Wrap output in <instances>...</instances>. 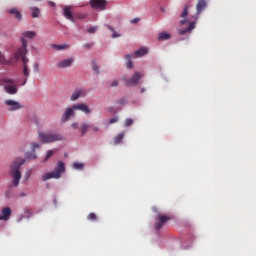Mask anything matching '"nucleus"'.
I'll return each instance as SVG.
<instances>
[{"label": "nucleus", "instance_id": "nucleus-35", "mask_svg": "<svg viewBox=\"0 0 256 256\" xmlns=\"http://www.w3.org/2000/svg\"><path fill=\"white\" fill-rule=\"evenodd\" d=\"M73 167H74L75 169L81 170V169L84 168V165H83L82 163H79V162H74V163H73Z\"/></svg>", "mask_w": 256, "mask_h": 256}, {"label": "nucleus", "instance_id": "nucleus-4", "mask_svg": "<svg viewBox=\"0 0 256 256\" xmlns=\"http://www.w3.org/2000/svg\"><path fill=\"white\" fill-rule=\"evenodd\" d=\"M0 82L3 83L4 91L10 95H14L18 93V87L14 80L10 78H1Z\"/></svg>", "mask_w": 256, "mask_h": 256}, {"label": "nucleus", "instance_id": "nucleus-42", "mask_svg": "<svg viewBox=\"0 0 256 256\" xmlns=\"http://www.w3.org/2000/svg\"><path fill=\"white\" fill-rule=\"evenodd\" d=\"M99 130H100V128L97 127V126L92 127V131H93V132H98Z\"/></svg>", "mask_w": 256, "mask_h": 256}, {"label": "nucleus", "instance_id": "nucleus-20", "mask_svg": "<svg viewBox=\"0 0 256 256\" xmlns=\"http://www.w3.org/2000/svg\"><path fill=\"white\" fill-rule=\"evenodd\" d=\"M195 28H196V22H191L186 29L179 30V34L185 35L187 32H190Z\"/></svg>", "mask_w": 256, "mask_h": 256}, {"label": "nucleus", "instance_id": "nucleus-24", "mask_svg": "<svg viewBox=\"0 0 256 256\" xmlns=\"http://www.w3.org/2000/svg\"><path fill=\"white\" fill-rule=\"evenodd\" d=\"M40 16V9L36 7L31 8V17L38 18Z\"/></svg>", "mask_w": 256, "mask_h": 256}, {"label": "nucleus", "instance_id": "nucleus-21", "mask_svg": "<svg viewBox=\"0 0 256 256\" xmlns=\"http://www.w3.org/2000/svg\"><path fill=\"white\" fill-rule=\"evenodd\" d=\"M36 36V32L34 31H25L22 33V37L20 38V41L22 42V39L29 38L32 39Z\"/></svg>", "mask_w": 256, "mask_h": 256}, {"label": "nucleus", "instance_id": "nucleus-6", "mask_svg": "<svg viewBox=\"0 0 256 256\" xmlns=\"http://www.w3.org/2000/svg\"><path fill=\"white\" fill-rule=\"evenodd\" d=\"M167 221H171V217L164 215L162 213L157 214L156 222H155V229L156 231H159V229H162Z\"/></svg>", "mask_w": 256, "mask_h": 256}, {"label": "nucleus", "instance_id": "nucleus-36", "mask_svg": "<svg viewBox=\"0 0 256 256\" xmlns=\"http://www.w3.org/2000/svg\"><path fill=\"white\" fill-rule=\"evenodd\" d=\"M97 30H98V27L97 26H93V27L88 28L87 32L89 34H94V33L97 32Z\"/></svg>", "mask_w": 256, "mask_h": 256}, {"label": "nucleus", "instance_id": "nucleus-11", "mask_svg": "<svg viewBox=\"0 0 256 256\" xmlns=\"http://www.w3.org/2000/svg\"><path fill=\"white\" fill-rule=\"evenodd\" d=\"M75 115V109H74V106L72 105V107H69V108H66L62 117H61V120L63 122H66L70 119V117L74 116Z\"/></svg>", "mask_w": 256, "mask_h": 256}, {"label": "nucleus", "instance_id": "nucleus-44", "mask_svg": "<svg viewBox=\"0 0 256 256\" xmlns=\"http://www.w3.org/2000/svg\"><path fill=\"white\" fill-rule=\"evenodd\" d=\"M34 70H35L36 72L39 71V65H38V64H35V65H34Z\"/></svg>", "mask_w": 256, "mask_h": 256}, {"label": "nucleus", "instance_id": "nucleus-28", "mask_svg": "<svg viewBox=\"0 0 256 256\" xmlns=\"http://www.w3.org/2000/svg\"><path fill=\"white\" fill-rule=\"evenodd\" d=\"M54 155V151L53 150H48L46 152V155L43 159V162H46L47 160H49L52 156Z\"/></svg>", "mask_w": 256, "mask_h": 256}, {"label": "nucleus", "instance_id": "nucleus-41", "mask_svg": "<svg viewBox=\"0 0 256 256\" xmlns=\"http://www.w3.org/2000/svg\"><path fill=\"white\" fill-rule=\"evenodd\" d=\"M71 127L74 128V129H77L79 127V124L78 123H73V124H71Z\"/></svg>", "mask_w": 256, "mask_h": 256}, {"label": "nucleus", "instance_id": "nucleus-5", "mask_svg": "<svg viewBox=\"0 0 256 256\" xmlns=\"http://www.w3.org/2000/svg\"><path fill=\"white\" fill-rule=\"evenodd\" d=\"M39 138L43 143H51L63 140V136L58 133H43L39 132Z\"/></svg>", "mask_w": 256, "mask_h": 256}, {"label": "nucleus", "instance_id": "nucleus-49", "mask_svg": "<svg viewBox=\"0 0 256 256\" xmlns=\"http://www.w3.org/2000/svg\"><path fill=\"white\" fill-rule=\"evenodd\" d=\"M2 58V55H1V53H0V59Z\"/></svg>", "mask_w": 256, "mask_h": 256}, {"label": "nucleus", "instance_id": "nucleus-32", "mask_svg": "<svg viewBox=\"0 0 256 256\" xmlns=\"http://www.w3.org/2000/svg\"><path fill=\"white\" fill-rule=\"evenodd\" d=\"M91 66H92V70L96 73V74H99V67L97 66V64L92 61L91 62Z\"/></svg>", "mask_w": 256, "mask_h": 256}, {"label": "nucleus", "instance_id": "nucleus-12", "mask_svg": "<svg viewBox=\"0 0 256 256\" xmlns=\"http://www.w3.org/2000/svg\"><path fill=\"white\" fill-rule=\"evenodd\" d=\"M1 214L0 221H9L10 216L12 215V210L9 207H3L1 209Z\"/></svg>", "mask_w": 256, "mask_h": 256}, {"label": "nucleus", "instance_id": "nucleus-29", "mask_svg": "<svg viewBox=\"0 0 256 256\" xmlns=\"http://www.w3.org/2000/svg\"><path fill=\"white\" fill-rule=\"evenodd\" d=\"M106 27H107L111 32H113V34L111 35L112 38L121 37V35H119L118 33L115 32V30H114L113 27H111L110 25H106Z\"/></svg>", "mask_w": 256, "mask_h": 256}, {"label": "nucleus", "instance_id": "nucleus-18", "mask_svg": "<svg viewBox=\"0 0 256 256\" xmlns=\"http://www.w3.org/2000/svg\"><path fill=\"white\" fill-rule=\"evenodd\" d=\"M7 13H9L10 15H13L18 21L22 20V14L20 11H18L17 8H11L7 10Z\"/></svg>", "mask_w": 256, "mask_h": 256}, {"label": "nucleus", "instance_id": "nucleus-33", "mask_svg": "<svg viewBox=\"0 0 256 256\" xmlns=\"http://www.w3.org/2000/svg\"><path fill=\"white\" fill-rule=\"evenodd\" d=\"M133 123H134V120L131 119V118H128V119L125 120L124 126L125 127H130L131 125H133Z\"/></svg>", "mask_w": 256, "mask_h": 256}, {"label": "nucleus", "instance_id": "nucleus-47", "mask_svg": "<svg viewBox=\"0 0 256 256\" xmlns=\"http://www.w3.org/2000/svg\"><path fill=\"white\" fill-rule=\"evenodd\" d=\"M26 195H27V194L24 193V192H22V193L19 194L20 197H24V196H26Z\"/></svg>", "mask_w": 256, "mask_h": 256}, {"label": "nucleus", "instance_id": "nucleus-17", "mask_svg": "<svg viewBox=\"0 0 256 256\" xmlns=\"http://www.w3.org/2000/svg\"><path fill=\"white\" fill-rule=\"evenodd\" d=\"M74 62L73 58H68L66 60H63L57 64L58 68H68L70 67Z\"/></svg>", "mask_w": 256, "mask_h": 256}, {"label": "nucleus", "instance_id": "nucleus-45", "mask_svg": "<svg viewBox=\"0 0 256 256\" xmlns=\"http://www.w3.org/2000/svg\"><path fill=\"white\" fill-rule=\"evenodd\" d=\"M187 23V20H182V21H180V25L181 26H183L184 24H186Z\"/></svg>", "mask_w": 256, "mask_h": 256}, {"label": "nucleus", "instance_id": "nucleus-37", "mask_svg": "<svg viewBox=\"0 0 256 256\" xmlns=\"http://www.w3.org/2000/svg\"><path fill=\"white\" fill-rule=\"evenodd\" d=\"M119 120V118L117 116L111 118L108 122V124H114V123H117Z\"/></svg>", "mask_w": 256, "mask_h": 256}, {"label": "nucleus", "instance_id": "nucleus-39", "mask_svg": "<svg viewBox=\"0 0 256 256\" xmlns=\"http://www.w3.org/2000/svg\"><path fill=\"white\" fill-rule=\"evenodd\" d=\"M126 103H127L126 98H122V99L118 100V104H120V105H125Z\"/></svg>", "mask_w": 256, "mask_h": 256}, {"label": "nucleus", "instance_id": "nucleus-31", "mask_svg": "<svg viewBox=\"0 0 256 256\" xmlns=\"http://www.w3.org/2000/svg\"><path fill=\"white\" fill-rule=\"evenodd\" d=\"M188 14H189V6H185L182 13L180 14V17L185 18L188 16Z\"/></svg>", "mask_w": 256, "mask_h": 256}, {"label": "nucleus", "instance_id": "nucleus-38", "mask_svg": "<svg viewBox=\"0 0 256 256\" xmlns=\"http://www.w3.org/2000/svg\"><path fill=\"white\" fill-rule=\"evenodd\" d=\"M93 46H94V44H92V43H85V44L83 45V48H84V49H91Z\"/></svg>", "mask_w": 256, "mask_h": 256}, {"label": "nucleus", "instance_id": "nucleus-23", "mask_svg": "<svg viewBox=\"0 0 256 256\" xmlns=\"http://www.w3.org/2000/svg\"><path fill=\"white\" fill-rule=\"evenodd\" d=\"M53 49L57 50V51H61V50H66L70 48V45L68 44H62V45H52L51 46Z\"/></svg>", "mask_w": 256, "mask_h": 256}, {"label": "nucleus", "instance_id": "nucleus-50", "mask_svg": "<svg viewBox=\"0 0 256 256\" xmlns=\"http://www.w3.org/2000/svg\"><path fill=\"white\" fill-rule=\"evenodd\" d=\"M0 85H3V83L0 81Z\"/></svg>", "mask_w": 256, "mask_h": 256}, {"label": "nucleus", "instance_id": "nucleus-15", "mask_svg": "<svg viewBox=\"0 0 256 256\" xmlns=\"http://www.w3.org/2000/svg\"><path fill=\"white\" fill-rule=\"evenodd\" d=\"M207 8V1L206 0H198V3L196 5V11L197 15H200L203 10Z\"/></svg>", "mask_w": 256, "mask_h": 256}, {"label": "nucleus", "instance_id": "nucleus-30", "mask_svg": "<svg viewBox=\"0 0 256 256\" xmlns=\"http://www.w3.org/2000/svg\"><path fill=\"white\" fill-rule=\"evenodd\" d=\"M97 219H98L97 215L95 213H93V212L89 213L87 215V220L88 221H97Z\"/></svg>", "mask_w": 256, "mask_h": 256}, {"label": "nucleus", "instance_id": "nucleus-51", "mask_svg": "<svg viewBox=\"0 0 256 256\" xmlns=\"http://www.w3.org/2000/svg\"><path fill=\"white\" fill-rule=\"evenodd\" d=\"M27 82V80L24 81V84Z\"/></svg>", "mask_w": 256, "mask_h": 256}, {"label": "nucleus", "instance_id": "nucleus-13", "mask_svg": "<svg viewBox=\"0 0 256 256\" xmlns=\"http://www.w3.org/2000/svg\"><path fill=\"white\" fill-rule=\"evenodd\" d=\"M37 148H40V145L38 143H32L31 144V150L32 152H27L25 154V159L30 160V159H36L37 155L35 154V150Z\"/></svg>", "mask_w": 256, "mask_h": 256}, {"label": "nucleus", "instance_id": "nucleus-27", "mask_svg": "<svg viewBox=\"0 0 256 256\" xmlns=\"http://www.w3.org/2000/svg\"><path fill=\"white\" fill-rule=\"evenodd\" d=\"M170 38H171V35L166 32L159 33L158 35V40H168Z\"/></svg>", "mask_w": 256, "mask_h": 256}, {"label": "nucleus", "instance_id": "nucleus-19", "mask_svg": "<svg viewBox=\"0 0 256 256\" xmlns=\"http://www.w3.org/2000/svg\"><path fill=\"white\" fill-rule=\"evenodd\" d=\"M149 53L148 48H140L136 50L134 54H132V58L143 57Z\"/></svg>", "mask_w": 256, "mask_h": 256}, {"label": "nucleus", "instance_id": "nucleus-43", "mask_svg": "<svg viewBox=\"0 0 256 256\" xmlns=\"http://www.w3.org/2000/svg\"><path fill=\"white\" fill-rule=\"evenodd\" d=\"M139 21H140V19L135 18V19L131 20V23H138Z\"/></svg>", "mask_w": 256, "mask_h": 256}, {"label": "nucleus", "instance_id": "nucleus-14", "mask_svg": "<svg viewBox=\"0 0 256 256\" xmlns=\"http://www.w3.org/2000/svg\"><path fill=\"white\" fill-rule=\"evenodd\" d=\"M73 109L82 111L85 114H90L91 113V109L89 108V106L85 103H77L75 105H73Z\"/></svg>", "mask_w": 256, "mask_h": 256}, {"label": "nucleus", "instance_id": "nucleus-10", "mask_svg": "<svg viewBox=\"0 0 256 256\" xmlns=\"http://www.w3.org/2000/svg\"><path fill=\"white\" fill-rule=\"evenodd\" d=\"M4 104L10 107L9 111H15L23 108V106L19 102L14 100H5Z\"/></svg>", "mask_w": 256, "mask_h": 256}, {"label": "nucleus", "instance_id": "nucleus-16", "mask_svg": "<svg viewBox=\"0 0 256 256\" xmlns=\"http://www.w3.org/2000/svg\"><path fill=\"white\" fill-rule=\"evenodd\" d=\"M86 95V92L84 90H76L72 93L70 100L71 101H76L80 97H84Z\"/></svg>", "mask_w": 256, "mask_h": 256}, {"label": "nucleus", "instance_id": "nucleus-8", "mask_svg": "<svg viewBox=\"0 0 256 256\" xmlns=\"http://www.w3.org/2000/svg\"><path fill=\"white\" fill-rule=\"evenodd\" d=\"M142 78V74L139 73V72H135L134 75L127 80L126 77H124V80H125V85L127 87H130V86H135L139 83L140 79Z\"/></svg>", "mask_w": 256, "mask_h": 256}, {"label": "nucleus", "instance_id": "nucleus-2", "mask_svg": "<svg viewBox=\"0 0 256 256\" xmlns=\"http://www.w3.org/2000/svg\"><path fill=\"white\" fill-rule=\"evenodd\" d=\"M26 162L23 158H17L10 167V174L12 176V185L17 187L21 179V166Z\"/></svg>", "mask_w": 256, "mask_h": 256}, {"label": "nucleus", "instance_id": "nucleus-40", "mask_svg": "<svg viewBox=\"0 0 256 256\" xmlns=\"http://www.w3.org/2000/svg\"><path fill=\"white\" fill-rule=\"evenodd\" d=\"M118 85H119V82H118L117 80H114V81L110 84L111 87H117Z\"/></svg>", "mask_w": 256, "mask_h": 256}, {"label": "nucleus", "instance_id": "nucleus-1", "mask_svg": "<svg viewBox=\"0 0 256 256\" xmlns=\"http://www.w3.org/2000/svg\"><path fill=\"white\" fill-rule=\"evenodd\" d=\"M21 45H22V47L17 49V51L14 53V59H16V60L21 59L22 60V63H23V75L25 77H28L30 75L29 69H28V65H27L29 60L25 57L26 54L28 53V50H27L28 42H27V40L22 38L21 39Z\"/></svg>", "mask_w": 256, "mask_h": 256}, {"label": "nucleus", "instance_id": "nucleus-26", "mask_svg": "<svg viewBox=\"0 0 256 256\" xmlns=\"http://www.w3.org/2000/svg\"><path fill=\"white\" fill-rule=\"evenodd\" d=\"M131 58H133V55H126L125 59H126V66L127 68H133V62L131 60Z\"/></svg>", "mask_w": 256, "mask_h": 256}, {"label": "nucleus", "instance_id": "nucleus-3", "mask_svg": "<svg viewBox=\"0 0 256 256\" xmlns=\"http://www.w3.org/2000/svg\"><path fill=\"white\" fill-rule=\"evenodd\" d=\"M65 171H66V167H65L64 162L58 161L55 168H54V171L53 172H48V173L42 175L41 179L43 181H47V180H50L52 178L59 179V178H61L62 174Z\"/></svg>", "mask_w": 256, "mask_h": 256}, {"label": "nucleus", "instance_id": "nucleus-25", "mask_svg": "<svg viewBox=\"0 0 256 256\" xmlns=\"http://www.w3.org/2000/svg\"><path fill=\"white\" fill-rule=\"evenodd\" d=\"M90 127H91V126H90L89 124L83 123V124L81 125V130H80L81 135H82V136L85 135L86 132L89 130Z\"/></svg>", "mask_w": 256, "mask_h": 256}, {"label": "nucleus", "instance_id": "nucleus-46", "mask_svg": "<svg viewBox=\"0 0 256 256\" xmlns=\"http://www.w3.org/2000/svg\"><path fill=\"white\" fill-rule=\"evenodd\" d=\"M49 5H51L52 7H55L56 4L54 2H48Z\"/></svg>", "mask_w": 256, "mask_h": 256}, {"label": "nucleus", "instance_id": "nucleus-48", "mask_svg": "<svg viewBox=\"0 0 256 256\" xmlns=\"http://www.w3.org/2000/svg\"><path fill=\"white\" fill-rule=\"evenodd\" d=\"M144 92H145V89H144V88H142V89H141V93H144Z\"/></svg>", "mask_w": 256, "mask_h": 256}, {"label": "nucleus", "instance_id": "nucleus-7", "mask_svg": "<svg viewBox=\"0 0 256 256\" xmlns=\"http://www.w3.org/2000/svg\"><path fill=\"white\" fill-rule=\"evenodd\" d=\"M89 4L91 8L94 10L104 11L106 10V7H107L106 0H89Z\"/></svg>", "mask_w": 256, "mask_h": 256}, {"label": "nucleus", "instance_id": "nucleus-22", "mask_svg": "<svg viewBox=\"0 0 256 256\" xmlns=\"http://www.w3.org/2000/svg\"><path fill=\"white\" fill-rule=\"evenodd\" d=\"M125 137V134L124 133H119L118 135H116L114 138H113V144L114 145H118L120 144L123 139Z\"/></svg>", "mask_w": 256, "mask_h": 256}, {"label": "nucleus", "instance_id": "nucleus-9", "mask_svg": "<svg viewBox=\"0 0 256 256\" xmlns=\"http://www.w3.org/2000/svg\"><path fill=\"white\" fill-rule=\"evenodd\" d=\"M73 9H74L73 6H63L62 8L64 18L71 22H75V17L72 12Z\"/></svg>", "mask_w": 256, "mask_h": 256}, {"label": "nucleus", "instance_id": "nucleus-34", "mask_svg": "<svg viewBox=\"0 0 256 256\" xmlns=\"http://www.w3.org/2000/svg\"><path fill=\"white\" fill-rule=\"evenodd\" d=\"M87 17H88L87 14H81V13L75 14V18H76V19L83 20V19H86Z\"/></svg>", "mask_w": 256, "mask_h": 256}]
</instances>
